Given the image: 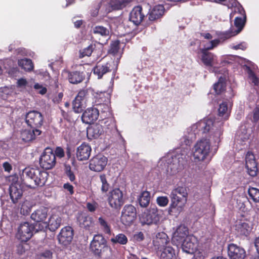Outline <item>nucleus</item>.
<instances>
[{
  "mask_svg": "<svg viewBox=\"0 0 259 259\" xmlns=\"http://www.w3.org/2000/svg\"><path fill=\"white\" fill-rule=\"evenodd\" d=\"M91 90L89 89H83L80 90L75 97L77 98V101L78 99L83 101L87 100L89 97L90 92H91Z\"/></svg>",
  "mask_w": 259,
  "mask_h": 259,
  "instance_id": "3c124183",
  "label": "nucleus"
},
{
  "mask_svg": "<svg viewBox=\"0 0 259 259\" xmlns=\"http://www.w3.org/2000/svg\"><path fill=\"white\" fill-rule=\"evenodd\" d=\"M83 101L79 99L77 101V98H75L72 102L73 110L77 113H81L83 111Z\"/></svg>",
  "mask_w": 259,
  "mask_h": 259,
  "instance_id": "49530a36",
  "label": "nucleus"
},
{
  "mask_svg": "<svg viewBox=\"0 0 259 259\" xmlns=\"http://www.w3.org/2000/svg\"><path fill=\"white\" fill-rule=\"evenodd\" d=\"M64 173L65 175L67 177V178L71 182H73L75 184H77L76 182L75 181V175H74V172L72 170L71 167L70 165H65Z\"/></svg>",
  "mask_w": 259,
  "mask_h": 259,
  "instance_id": "79ce46f5",
  "label": "nucleus"
},
{
  "mask_svg": "<svg viewBox=\"0 0 259 259\" xmlns=\"http://www.w3.org/2000/svg\"><path fill=\"white\" fill-rule=\"evenodd\" d=\"M134 238L137 241H142L144 239V235L143 232H139L134 235Z\"/></svg>",
  "mask_w": 259,
  "mask_h": 259,
  "instance_id": "13d9d810",
  "label": "nucleus"
},
{
  "mask_svg": "<svg viewBox=\"0 0 259 259\" xmlns=\"http://www.w3.org/2000/svg\"><path fill=\"white\" fill-rule=\"evenodd\" d=\"M55 156H57L60 158H62L64 156V152L63 149L61 147H57L55 150Z\"/></svg>",
  "mask_w": 259,
  "mask_h": 259,
  "instance_id": "bf43d9fd",
  "label": "nucleus"
},
{
  "mask_svg": "<svg viewBox=\"0 0 259 259\" xmlns=\"http://www.w3.org/2000/svg\"><path fill=\"white\" fill-rule=\"evenodd\" d=\"M188 234V228L184 225H180L178 227L174 233V237L178 241L181 242Z\"/></svg>",
  "mask_w": 259,
  "mask_h": 259,
  "instance_id": "473e14b6",
  "label": "nucleus"
},
{
  "mask_svg": "<svg viewBox=\"0 0 259 259\" xmlns=\"http://www.w3.org/2000/svg\"><path fill=\"white\" fill-rule=\"evenodd\" d=\"M172 162H174L172 165L176 164V162L178 163L179 166L183 165L186 162V156L183 154H177L174 157H172Z\"/></svg>",
  "mask_w": 259,
  "mask_h": 259,
  "instance_id": "09e8293b",
  "label": "nucleus"
},
{
  "mask_svg": "<svg viewBox=\"0 0 259 259\" xmlns=\"http://www.w3.org/2000/svg\"><path fill=\"white\" fill-rule=\"evenodd\" d=\"M150 200V194L147 191H143L138 198L140 205L142 207H146L149 204Z\"/></svg>",
  "mask_w": 259,
  "mask_h": 259,
  "instance_id": "c9c22d12",
  "label": "nucleus"
},
{
  "mask_svg": "<svg viewBox=\"0 0 259 259\" xmlns=\"http://www.w3.org/2000/svg\"><path fill=\"white\" fill-rule=\"evenodd\" d=\"M228 254L231 259H244L246 251L243 248L231 243L228 246Z\"/></svg>",
  "mask_w": 259,
  "mask_h": 259,
  "instance_id": "f3484780",
  "label": "nucleus"
},
{
  "mask_svg": "<svg viewBox=\"0 0 259 259\" xmlns=\"http://www.w3.org/2000/svg\"><path fill=\"white\" fill-rule=\"evenodd\" d=\"M98 222L100 225V228L103 232L108 235L111 234V226L105 218L102 217H99Z\"/></svg>",
  "mask_w": 259,
  "mask_h": 259,
  "instance_id": "ea45409f",
  "label": "nucleus"
},
{
  "mask_svg": "<svg viewBox=\"0 0 259 259\" xmlns=\"http://www.w3.org/2000/svg\"><path fill=\"white\" fill-rule=\"evenodd\" d=\"M213 123L211 119L200 120L193 125V129L198 130V133L204 134L208 132L213 126Z\"/></svg>",
  "mask_w": 259,
  "mask_h": 259,
  "instance_id": "393cba45",
  "label": "nucleus"
},
{
  "mask_svg": "<svg viewBox=\"0 0 259 259\" xmlns=\"http://www.w3.org/2000/svg\"><path fill=\"white\" fill-rule=\"evenodd\" d=\"M47 211L46 207H40L31 214V218L36 222H44L47 218Z\"/></svg>",
  "mask_w": 259,
  "mask_h": 259,
  "instance_id": "cd10ccee",
  "label": "nucleus"
},
{
  "mask_svg": "<svg viewBox=\"0 0 259 259\" xmlns=\"http://www.w3.org/2000/svg\"><path fill=\"white\" fill-rule=\"evenodd\" d=\"M98 207V204L96 202L90 203L88 202L87 204V208L88 210L91 212H94Z\"/></svg>",
  "mask_w": 259,
  "mask_h": 259,
  "instance_id": "6e6d98bb",
  "label": "nucleus"
},
{
  "mask_svg": "<svg viewBox=\"0 0 259 259\" xmlns=\"http://www.w3.org/2000/svg\"><path fill=\"white\" fill-rule=\"evenodd\" d=\"M9 193L11 199L14 203L18 202L23 194V191L21 184L19 183L15 182L11 184L9 187Z\"/></svg>",
  "mask_w": 259,
  "mask_h": 259,
  "instance_id": "aec40b11",
  "label": "nucleus"
},
{
  "mask_svg": "<svg viewBox=\"0 0 259 259\" xmlns=\"http://www.w3.org/2000/svg\"><path fill=\"white\" fill-rule=\"evenodd\" d=\"M170 204L168 208V212L171 213L175 209L181 211L187 202L188 192L185 187L179 186L173 189L170 194Z\"/></svg>",
  "mask_w": 259,
  "mask_h": 259,
  "instance_id": "f03ea898",
  "label": "nucleus"
},
{
  "mask_svg": "<svg viewBox=\"0 0 259 259\" xmlns=\"http://www.w3.org/2000/svg\"><path fill=\"white\" fill-rule=\"evenodd\" d=\"M69 82L72 84H78L85 79V74L83 72L78 71H66Z\"/></svg>",
  "mask_w": 259,
  "mask_h": 259,
  "instance_id": "bb28decb",
  "label": "nucleus"
},
{
  "mask_svg": "<svg viewBox=\"0 0 259 259\" xmlns=\"http://www.w3.org/2000/svg\"><path fill=\"white\" fill-rule=\"evenodd\" d=\"M111 242L114 244H118L120 245H125L128 242V239L126 236L123 233H119L111 238Z\"/></svg>",
  "mask_w": 259,
  "mask_h": 259,
  "instance_id": "58836bf2",
  "label": "nucleus"
},
{
  "mask_svg": "<svg viewBox=\"0 0 259 259\" xmlns=\"http://www.w3.org/2000/svg\"><path fill=\"white\" fill-rule=\"evenodd\" d=\"M18 65L20 67L27 71H30L34 68L32 60L30 59H22L18 61Z\"/></svg>",
  "mask_w": 259,
  "mask_h": 259,
  "instance_id": "4c0bfd02",
  "label": "nucleus"
},
{
  "mask_svg": "<svg viewBox=\"0 0 259 259\" xmlns=\"http://www.w3.org/2000/svg\"><path fill=\"white\" fill-rule=\"evenodd\" d=\"M249 197L255 203H259V189L249 187L248 190Z\"/></svg>",
  "mask_w": 259,
  "mask_h": 259,
  "instance_id": "a19ab883",
  "label": "nucleus"
},
{
  "mask_svg": "<svg viewBox=\"0 0 259 259\" xmlns=\"http://www.w3.org/2000/svg\"><path fill=\"white\" fill-rule=\"evenodd\" d=\"M40 89L41 90L39 91V93L41 95H44L47 92V90L45 87H42Z\"/></svg>",
  "mask_w": 259,
  "mask_h": 259,
  "instance_id": "338daca9",
  "label": "nucleus"
},
{
  "mask_svg": "<svg viewBox=\"0 0 259 259\" xmlns=\"http://www.w3.org/2000/svg\"><path fill=\"white\" fill-rule=\"evenodd\" d=\"M91 152V146L89 144L84 142L77 148L76 157L79 161L87 160L90 157Z\"/></svg>",
  "mask_w": 259,
  "mask_h": 259,
  "instance_id": "412c9836",
  "label": "nucleus"
},
{
  "mask_svg": "<svg viewBox=\"0 0 259 259\" xmlns=\"http://www.w3.org/2000/svg\"><path fill=\"white\" fill-rule=\"evenodd\" d=\"M99 11V7H96L91 12V15L93 17H96L98 15Z\"/></svg>",
  "mask_w": 259,
  "mask_h": 259,
  "instance_id": "e2e57ef3",
  "label": "nucleus"
},
{
  "mask_svg": "<svg viewBox=\"0 0 259 259\" xmlns=\"http://www.w3.org/2000/svg\"><path fill=\"white\" fill-rule=\"evenodd\" d=\"M93 33L105 37L108 36L109 34V30L102 26H95L93 28Z\"/></svg>",
  "mask_w": 259,
  "mask_h": 259,
  "instance_id": "37998d69",
  "label": "nucleus"
},
{
  "mask_svg": "<svg viewBox=\"0 0 259 259\" xmlns=\"http://www.w3.org/2000/svg\"><path fill=\"white\" fill-rule=\"evenodd\" d=\"M3 167L5 171L10 172L12 169L11 165L8 162H5L3 163Z\"/></svg>",
  "mask_w": 259,
  "mask_h": 259,
  "instance_id": "680f3d73",
  "label": "nucleus"
},
{
  "mask_svg": "<svg viewBox=\"0 0 259 259\" xmlns=\"http://www.w3.org/2000/svg\"><path fill=\"white\" fill-rule=\"evenodd\" d=\"M108 161L107 158L102 154L94 156L90 161L89 167L95 171H101L105 167Z\"/></svg>",
  "mask_w": 259,
  "mask_h": 259,
  "instance_id": "ddd939ff",
  "label": "nucleus"
},
{
  "mask_svg": "<svg viewBox=\"0 0 259 259\" xmlns=\"http://www.w3.org/2000/svg\"><path fill=\"white\" fill-rule=\"evenodd\" d=\"M96 45L91 44L87 48L84 49L83 51L80 53L79 57L83 58L85 56H90L93 52L95 50Z\"/></svg>",
  "mask_w": 259,
  "mask_h": 259,
  "instance_id": "603ef678",
  "label": "nucleus"
},
{
  "mask_svg": "<svg viewBox=\"0 0 259 259\" xmlns=\"http://www.w3.org/2000/svg\"><path fill=\"white\" fill-rule=\"evenodd\" d=\"M137 218V211L132 204L125 205L121 211L120 220L125 226H130Z\"/></svg>",
  "mask_w": 259,
  "mask_h": 259,
  "instance_id": "9b49d317",
  "label": "nucleus"
},
{
  "mask_svg": "<svg viewBox=\"0 0 259 259\" xmlns=\"http://www.w3.org/2000/svg\"><path fill=\"white\" fill-rule=\"evenodd\" d=\"M133 0H110L108 5L112 11L121 10Z\"/></svg>",
  "mask_w": 259,
  "mask_h": 259,
  "instance_id": "c85d7f7f",
  "label": "nucleus"
},
{
  "mask_svg": "<svg viewBox=\"0 0 259 259\" xmlns=\"http://www.w3.org/2000/svg\"><path fill=\"white\" fill-rule=\"evenodd\" d=\"M82 24V22L81 20H78V21H76L75 23H74V25L77 28H79L80 27V26Z\"/></svg>",
  "mask_w": 259,
  "mask_h": 259,
  "instance_id": "69168bd1",
  "label": "nucleus"
},
{
  "mask_svg": "<svg viewBox=\"0 0 259 259\" xmlns=\"http://www.w3.org/2000/svg\"><path fill=\"white\" fill-rule=\"evenodd\" d=\"M56 163L55 154L51 148H46L39 158L40 166L46 169L53 168Z\"/></svg>",
  "mask_w": 259,
  "mask_h": 259,
  "instance_id": "1a4fd4ad",
  "label": "nucleus"
},
{
  "mask_svg": "<svg viewBox=\"0 0 259 259\" xmlns=\"http://www.w3.org/2000/svg\"><path fill=\"white\" fill-rule=\"evenodd\" d=\"M27 84V81L26 79L21 78L18 80L17 81V85L19 87H25Z\"/></svg>",
  "mask_w": 259,
  "mask_h": 259,
  "instance_id": "052dcab7",
  "label": "nucleus"
},
{
  "mask_svg": "<svg viewBox=\"0 0 259 259\" xmlns=\"http://www.w3.org/2000/svg\"><path fill=\"white\" fill-rule=\"evenodd\" d=\"M247 72L249 79L251 81L252 83L255 86L259 85V78L256 75L254 71L249 67H247Z\"/></svg>",
  "mask_w": 259,
  "mask_h": 259,
  "instance_id": "a18cd8bd",
  "label": "nucleus"
},
{
  "mask_svg": "<svg viewBox=\"0 0 259 259\" xmlns=\"http://www.w3.org/2000/svg\"><path fill=\"white\" fill-rule=\"evenodd\" d=\"M201 35L207 39H211L212 38V35L209 33H201Z\"/></svg>",
  "mask_w": 259,
  "mask_h": 259,
  "instance_id": "0e129e2a",
  "label": "nucleus"
},
{
  "mask_svg": "<svg viewBox=\"0 0 259 259\" xmlns=\"http://www.w3.org/2000/svg\"><path fill=\"white\" fill-rule=\"evenodd\" d=\"M230 112L226 102H223L220 105L218 109V115L221 117L222 119L227 120L230 116Z\"/></svg>",
  "mask_w": 259,
  "mask_h": 259,
  "instance_id": "f704fd0d",
  "label": "nucleus"
},
{
  "mask_svg": "<svg viewBox=\"0 0 259 259\" xmlns=\"http://www.w3.org/2000/svg\"><path fill=\"white\" fill-rule=\"evenodd\" d=\"M34 229V226L28 222L21 223L18 227L16 237L21 241L26 242L31 238Z\"/></svg>",
  "mask_w": 259,
  "mask_h": 259,
  "instance_id": "f8f14e48",
  "label": "nucleus"
},
{
  "mask_svg": "<svg viewBox=\"0 0 259 259\" xmlns=\"http://www.w3.org/2000/svg\"><path fill=\"white\" fill-rule=\"evenodd\" d=\"M241 16L236 17L234 20V25L237 28L234 29L231 28L228 31H226L221 34L222 38L228 39L239 34L244 27L246 16L245 11L242 10L240 11Z\"/></svg>",
  "mask_w": 259,
  "mask_h": 259,
  "instance_id": "423d86ee",
  "label": "nucleus"
},
{
  "mask_svg": "<svg viewBox=\"0 0 259 259\" xmlns=\"http://www.w3.org/2000/svg\"><path fill=\"white\" fill-rule=\"evenodd\" d=\"M214 93L218 95H221L226 90V79L225 77L221 76L218 81L213 85Z\"/></svg>",
  "mask_w": 259,
  "mask_h": 259,
  "instance_id": "7c9ffc66",
  "label": "nucleus"
},
{
  "mask_svg": "<svg viewBox=\"0 0 259 259\" xmlns=\"http://www.w3.org/2000/svg\"><path fill=\"white\" fill-rule=\"evenodd\" d=\"M234 48L235 50H238V49L244 50V48L242 44H239L238 45H236L234 47Z\"/></svg>",
  "mask_w": 259,
  "mask_h": 259,
  "instance_id": "774afa93",
  "label": "nucleus"
},
{
  "mask_svg": "<svg viewBox=\"0 0 259 259\" xmlns=\"http://www.w3.org/2000/svg\"><path fill=\"white\" fill-rule=\"evenodd\" d=\"M31 204L28 200L24 201L21 205L20 208V212L24 215H28L31 209Z\"/></svg>",
  "mask_w": 259,
  "mask_h": 259,
  "instance_id": "de8ad7c7",
  "label": "nucleus"
},
{
  "mask_svg": "<svg viewBox=\"0 0 259 259\" xmlns=\"http://www.w3.org/2000/svg\"><path fill=\"white\" fill-rule=\"evenodd\" d=\"M145 16L142 6H135L130 13V20L137 26L142 22Z\"/></svg>",
  "mask_w": 259,
  "mask_h": 259,
  "instance_id": "4be33fe9",
  "label": "nucleus"
},
{
  "mask_svg": "<svg viewBox=\"0 0 259 259\" xmlns=\"http://www.w3.org/2000/svg\"><path fill=\"white\" fill-rule=\"evenodd\" d=\"M107 200L111 208L119 209L124 203L122 192L119 188L113 189L109 192Z\"/></svg>",
  "mask_w": 259,
  "mask_h": 259,
  "instance_id": "9d476101",
  "label": "nucleus"
},
{
  "mask_svg": "<svg viewBox=\"0 0 259 259\" xmlns=\"http://www.w3.org/2000/svg\"><path fill=\"white\" fill-rule=\"evenodd\" d=\"M111 64L110 62H107L104 64L98 63L93 68V73L98 76V79H101L103 76L108 72L111 71Z\"/></svg>",
  "mask_w": 259,
  "mask_h": 259,
  "instance_id": "a878e982",
  "label": "nucleus"
},
{
  "mask_svg": "<svg viewBox=\"0 0 259 259\" xmlns=\"http://www.w3.org/2000/svg\"><path fill=\"white\" fill-rule=\"evenodd\" d=\"M161 215L155 206H151L142 213L140 220L143 225L157 224L160 221Z\"/></svg>",
  "mask_w": 259,
  "mask_h": 259,
  "instance_id": "0eeeda50",
  "label": "nucleus"
},
{
  "mask_svg": "<svg viewBox=\"0 0 259 259\" xmlns=\"http://www.w3.org/2000/svg\"><path fill=\"white\" fill-rule=\"evenodd\" d=\"M44 120L42 114L36 110L29 111L25 116L26 123L32 128H40L43 125Z\"/></svg>",
  "mask_w": 259,
  "mask_h": 259,
  "instance_id": "6e6552de",
  "label": "nucleus"
},
{
  "mask_svg": "<svg viewBox=\"0 0 259 259\" xmlns=\"http://www.w3.org/2000/svg\"><path fill=\"white\" fill-rule=\"evenodd\" d=\"M220 42L218 39L212 40L209 42L210 45L205 48L201 49V60L203 64L208 67H212L217 63V57L213 53L208 52V50L213 49L217 46Z\"/></svg>",
  "mask_w": 259,
  "mask_h": 259,
  "instance_id": "39448f33",
  "label": "nucleus"
},
{
  "mask_svg": "<svg viewBox=\"0 0 259 259\" xmlns=\"http://www.w3.org/2000/svg\"><path fill=\"white\" fill-rule=\"evenodd\" d=\"M62 222V219L58 215H53L49 220L48 227L50 231H55L59 228Z\"/></svg>",
  "mask_w": 259,
  "mask_h": 259,
  "instance_id": "2f4dec72",
  "label": "nucleus"
},
{
  "mask_svg": "<svg viewBox=\"0 0 259 259\" xmlns=\"http://www.w3.org/2000/svg\"><path fill=\"white\" fill-rule=\"evenodd\" d=\"M161 259H176L175 251L172 247L166 246L161 253Z\"/></svg>",
  "mask_w": 259,
  "mask_h": 259,
  "instance_id": "e433bc0d",
  "label": "nucleus"
},
{
  "mask_svg": "<svg viewBox=\"0 0 259 259\" xmlns=\"http://www.w3.org/2000/svg\"><path fill=\"white\" fill-rule=\"evenodd\" d=\"M157 203L161 207L166 206L169 202V200L167 196H159L157 198Z\"/></svg>",
  "mask_w": 259,
  "mask_h": 259,
  "instance_id": "864d4df0",
  "label": "nucleus"
},
{
  "mask_svg": "<svg viewBox=\"0 0 259 259\" xmlns=\"http://www.w3.org/2000/svg\"><path fill=\"white\" fill-rule=\"evenodd\" d=\"M120 42L119 40L112 41L110 44L109 53L113 56L117 55L120 49Z\"/></svg>",
  "mask_w": 259,
  "mask_h": 259,
  "instance_id": "c03bdc74",
  "label": "nucleus"
},
{
  "mask_svg": "<svg viewBox=\"0 0 259 259\" xmlns=\"http://www.w3.org/2000/svg\"><path fill=\"white\" fill-rule=\"evenodd\" d=\"M76 219L79 226L87 230H89L94 223L93 218L84 213H78Z\"/></svg>",
  "mask_w": 259,
  "mask_h": 259,
  "instance_id": "b1692460",
  "label": "nucleus"
},
{
  "mask_svg": "<svg viewBox=\"0 0 259 259\" xmlns=\"http://www.w3.org/2000/svg\"><path fill=\"white\" fill-rule=\"evenodd\" d=\"M100 180L102 183L101 191L102 193H107L109 190L110 185L108 183L106 176L105 174H102L100 176Z\"/></svg>",
  "mask_w": 259,
  "mask_h": 259,
  "instance_id": "8fccbe9b",
  "label": "nucleus"
},
{
  "mask_svg": "<svg viewBox=\"0 0 259 259\" xmlns=\"http://www.w3.org/2000/svg\"><path fill=\"white\" fill-rule=\"evenodd\" d=\"M63 188L67 191L69 192L70 195L74 193L73 186L69 183H65L63 185Z\"/></svg>",
  "mask_w": 259,
  "mask_h": 259,
  "instance_id": "4d7b16f0",
  "label": "nucleus"
},
{
  "mask_svg": "<svg viewBox=\"0 0 259 259\" xmlns=\"http://www.w3.org/2000/svg\"><path fill=\"white\" fill-rule=\"evenodd\" d=\"M90 248L93 253L96 256L102 257L109 250L107 242L101 234L95 235L90 244Z\"/></svg>",
  "mask_w": 259,
  "mask_h": 259,
  "instance_id": "20e7f679",
  "label": "nucleus"
},
{
  "mask_svg": "<svg viewBox=\"0 0 259 259\" xmlns=\"http://www.w3.org/2000/svg\"><path fill=\"white\" fill-rule=\"evenodd\" d=\"M198 241L194 236H187L183 240L182 244L183 250L190 254L194 253L198 249Z\"/></svg>",
  "mask_w": 259,
  "mask_h": 259,
  "instance_id": "4468645a",
  "label": "nucleus"
},
{
  "mask_svg": "<svg viewBox=\"0 0 259 259\" xmlns=\"http://www.w3.org/2000/svg\"><path fill=\"white\" fill-rule=\"evenodd\" d=\"M234 227L236 234L240 237L249 236L252 229L249 221L245 220L237 221Z\"/></svg>",
  "mask_w": 259,
  "mask_h": 259,
  "instance_id": "2eb2a0df",
  "label": "nucleus"
},
{
  "mask_svg": "<svg viewBox=\"0 0 259 259\" xmlns=\"http://www.w3.org/2000/svg\"><path fill=\"white\" fill-rule=\"evenodd\" d=\"M209 140L202 139L198 141L194 145L193 156L195 162L204 161L210 152Z\"/></svg>",
  "mask_w": 259,
  "mask_h": 259,
  "instance_id": "7ed1b4c3",
  "label": "nucleus"
},
{
  "mask_svg": "<svg viewBox=\"0 0 259 259\" xmlns=\"http://www.w3.org/2000/svg\"><path fill=\"white\" fill-rule=\"evenodd\" d=\"M48 176V172L39 168L26 167L22 171L23 184L31 189L42 187L45 185Z\"/></svg>",
  "mask_w": 259,
  "mask_h": 259,
  "instance_id": "f257e3e1",
  "label": "nucleus"
},
{
  "mask_svg": "<svg viewBox=\"0 0 259 259\" xmlns=\"http://www.w3.org/2000/svg\"><path fill=\"white\" fill-rule=\"evenodd\" d=\"M99 112L96 108L91 107L87 108L81 116L82 121L86 124H91L98 118Z\"/></svg>",
  "mask_w": 259,
  "mask_h": 259,
  "instance_id": "6ab92c4d",
  "label": "nucleus"
},
{
  "mask_svg": "<svg viewBox=\"0 0 259 259\" xmlns=\"http://www.w3.org/2000/svg\"><path fill=\"white\" fill-rule=\"evenodd\" d=\"M103 133L104 127L99 123L91 125L87 130V137L89 139H97Z\"/></svg>",
  "mask_w": 259,
  "mask_h": 259,
  "instance_id": "5701e85b",
  "label": "nucleus"
},
{
  "mask_svg": "<svg viewBox=\"0 0 259 259\" xmlns=\"http://www.w3.org/2000/svg\"><path fill=\"white\" fill-rule=\"evenodd\" d=\"M164 13V6L161 5L155 6L149 12L148 18L150 21H154L160 18Z\"/></svg>",
  "mask_w": 259,
  "mask_h": 259,
  "instance_id": "c756f323",
  "label": "nucleus"
},
{
  "mask_svg": "<svg viewBox=\"0 0 259 259\" xmlns=\"http://www.w3.org/2000/svg\"><path fill=\"white\" fill-rule=\"evenodd\" d=\"M73 230L70 226H66L62 228L58 236L60 244L67 246L71 242L73 237Z\"/></svg>",
  "mask_w": 259,
  "mask_h": 259,
  "instance_id": "dca6fc26",
  "label": "nucleus"
},
{
  "mask_svg": "<svg viewBox=\"0 0 259 259\" xmlns=\"http://www.w3.org/2000/svg\"><path fill=\"white\" fill-rule=\"evenodd\" d=\"M41 259H52L53 252L50 250H45L40 254Z\"/></svg>",
  "mask_w": 259,
  "mask_h": 259,
  "instance_id": "5fc2aeb1",
  "label": "nucleus"
},
{
  "mask_svg": "<svg viewBox=\"0 0 259 259\" xmlns=\"http://www.w3.org/2000/svg\"><path fill=\"white\" fill-rule=\"evenodd\" d=\"M41 131L39 129L32 128V130H26L22 133L23 139L26 141H32L36 136L40 135Z\"/></svg>",
  "mask_w": 259,
  "mask_h": 259,
  "instance_id": "72a5a7b5",
  "label": "nucleus"
},
{
  "mask_svg": "<svg viewBox=\"0 0 259 259\" xmlns=\"http://www.w3.org/2000/svg\"><path fill=\"white\" fill-rule=\"evenodd\" d=\"M245 160L248 174L253 177L256 176L257 172V164L254 154L248 151L246 155Z\"/></svg>",
  "mask_w": 259,
  "mask_h": 259,
  "instance_id": "a211bd4d",
  "label": "nucleus"
}]
</instances>
